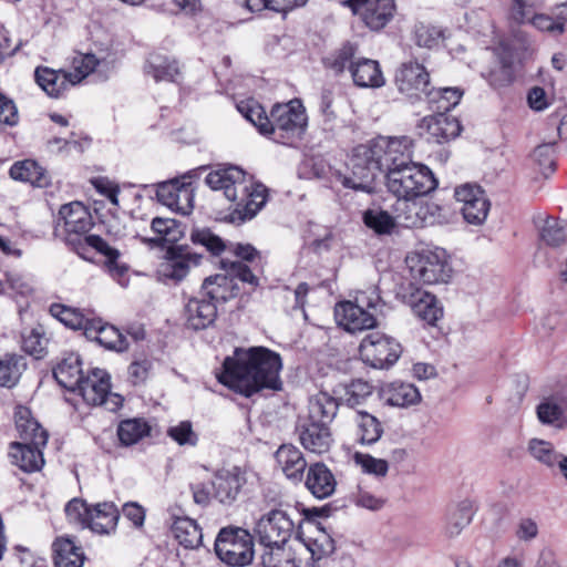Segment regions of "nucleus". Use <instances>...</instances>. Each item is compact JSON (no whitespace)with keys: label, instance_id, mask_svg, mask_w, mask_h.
<instances>
[{"label":"nucleus","instance_id":"nucleus-26","mask_svg":"<svg viewBox=\"0 0 567 567\" xmlns=\"http://www.w3.org/2000/svg\"><path fill=\"white\" fill-rule=\"evenodd\" d=\"M305 485L316 498L324 499L334 493L337 481L326 464L317 462L309 465Z\"/></svg>","mask_w":567,"mask_h":567},{"label":"nucleus","instance_id":"nucleus-48","mask_svg":"<svg viewBox=\"0 0 567 567\" xmlns=\"http://www.w3.org/2000/svg\"><path fill=\"white\" fill-rule=\"evenodd\" d=\"M540 239L544 244L558 247L567 240V224L553 218L547 217L540 227Z\"/></svg>","mask_w":567,"mask_h":567},{"label":"nucleus","instance_id":"nucleus-11","mask_svg":"<svg viewBox=\"0 0 567 567\" xmlns=\"http://www.w3.org/2000/svg\"><path fill=\"white\" fill-rule=\"evenodd\" d=\"M295 524L288 513L282 509H271L261 515L256 522L254 534L264 548L288 544Z\"/></svg>","mask_w":567,"mask_h":567},{"label":"nucleus","instance_id":"nucleus-3","mask_svg":"<svg viewBox=\"0 0 567 567\" xmlns=\"http://www.w3.org/2000/svg\"><path fill=\"white\" fill-rule=\"evenodd\" d=\"M205 183L213 190L224 193L240 220L255 217L267 202V188L254 182L238 166L218 167L206 175Z\"/></svg>","mask_w":567,"mask_h":567},{"label":"nucleus","instance_id":"nucleus-61","mask_svg":"<svg viewBox=\"0 0 567 567\" xmlns=\"http://www.w3.org/2000/svg\"><path fill=\"white\" fill-rule=\"evenodd\" d=\"M91 508L84 501L73 498L66 504L65 514L70 523L84 528L89 525Z\"/></svg>","mask_w":567,"mask_h":567},{"label":"nucleus","instance_id":"nucleus-56","mask_svg":"<svg viewBox=\"0 0 567 567\" xmlns=\"http://www.w3.org/2000/svg\"><path fill=\"white\" fill-rule=\"evenodd\" d=\"M190 240L195 245L205 247L213 255H220L227 249V244L209 229H194L190 233Z\"/></svg>","mask_w":567,"mask_h":567},{"label":"nucleus","instance_id":"nucleus-18","mask_svg":"<svg viewBox=\"0 0 567 567\" xmlns=\"http://www.w3.org/2000/svg\"><path fill=\"white\" fill-rule=\"evenodd\" d=\"M158 202L172 210L187 215L194 205V188L189 182L171 181L162 183L156 189Z\"/></svg>","mask_w":567,"mask_h":567},{"label":"nucleus","instance_id":"nucleus-50","mask_svg":"<svg viewBox=\"0 0 567 567\" xmlns=\"http://www.w3.org/2000/svg\"><path fill=\"white\" fill-rule=\"evenodd\" d=\"M528 452L534 460L547 467L555 466L560 456L550 442L539 439H532L528 442Z\"/></svg>","mask_w":567,"mask_h":567},{"label":"nucleus","instance_id":"nucleus-53","mask_svg":"<svg viewBox=\"0 0 567 567\" xmlns=\"http://www.w3.org/2000/svg\"><path fill=\"white\" fill-rule=\"evenodd\" d=\"M537 416L543 424L564 427L567 425V416L563 408L555 401L546 400L538 404Z\"/></svg>","mask_w":567,"mask_h":567},{"label":"nucleus","instance_id":"nucleus-59","mask_svg":"<svg viewBox=\"0 0 567 567\" xmlns=\"http://www.w3.org/2000/svg\"><path fill=\"white\" fill-rule=\"evenodd\" d=\"M99 61L94 54H80L73 59V71L68 72L73 84L76 85L83 79H85L90 73H92Z\"/></svg>","mask_w":567,"mask_h":567},{"label":"nucleus","instance_id":"nucleus-46","mask_svg":"<svg viewBox=\"0 0 567 567\" xmlns=\"http://www.w3.org/2000/svg\"><path fill=\"white\" fill-rule=\"evenodd\" d=\"M173 533L185 548H196L202 544L203 534L199 525L192 518H177L173 524Z\"/></svg>","mask_w":567,"mask_h":567},{"label":"nucleus","instance_id":"nucleus-23","mask_svg":"<svg viewBox=\"0 0 567 567\" xmlns=\"http://www.w3.org/2000/svg\"><path fill=\"white\" fill-rule=\"evenodd\" d=\"M186 324L193 330L206 329L217 317V306L208 298L198 296L190 298L184 309Z\"/></svg>","mask_w":567,"mask_h":567},{"label":"nucleus","instance_id":"nucleus-39","mask_svg":"<svg viewBox=\"0 0 567 567\" xmlns=\"http://www.w3.org/2000/svg\"><path fill=\"white\" fill-rule=\"evenodd\" d=\"M9 174L16 181L28 182L37 187H47L50 185L48 172L32 159L14 163Z\"/></svg>","mask_w":567,"mask_h":567},{"label":"nucleus","instance_id":"nucleus-35","mask_svg":"<svg viewBox=\"0 0 567 567\" xmlns=\"http://www.w3.org/2000/svg\"><path fill=\"white\" fill-rule=\"evenodd\" d=\"M339 410L337 398L326 391H320L309 400L306 419L330 425Z\"/></svg>","mask_w":567,"mask_h":567},{"label":"nucleus","instance_id":"nucleus-55","mask_svg":"<svg viewBox=\"0 0 567 567\" xmlns=\"http://www.w3.org/2000/svg\"><path fill=\"white\" fill-rule=\"evenodd\" d=\"M364 224L378 234H389L396 226L394 215L381 209H370L364 213Z\"/></svg>","mask_w":567,"mask_h":567},{"label":"nucleus","instance_id":"nucleus-16","mask_svg":"<svg viewBox=\"0 0 567 567\" xmlns=\"http://www.w3.org/2000/svg\"><path fill=\"white\" fill-rule=\"evenodd\" d=\"M296 432L301 445L315 454L327 453L333 442L330 426L322 422H316L306 417H300Z\"/></svg>","mask_w":567,"mask_h":567},{"label":"nucleus","instance_id":"nucleus-32","mask_svg":"<svg viewBox=\"0 0 567 567\" xmlns=\"http://www.w3.org/2000/svg\"><path fill=\"white\" fill-rule=\"evenodd\" d=\"M59 216L63 228L69 234H83L90 229V213L80 202L63 205L59 210Z\"/></svg>","mask_w":567,"mask_h":567},{"label":"nucleus","instance_id":"nucleus-5","mask_svg":"<svg viewBox=\"0 0 567 567\" xmlns=\"http://www.w3.org/2000/svg\"><path fill=\"white\" fill-rule=\"evenodd\" d=\"M221 268L225 274L207 277L200 288V295L215 302V305L219 301L225 302L238 295L239 288L235 279L248 284L252 288L259 286L258 277L246 264L223 259Z\"/></svg>","mask_w":567,"mask_h":567},{"label":"nucleus","instance_id":"nucleus-63","mask_svg":"<svg viewBox=\"0 0 567 567\" xmlns=\"http://www.w3.org/2000/svg\"><path fill=\"white\" fill-rule=\"evenodd\" d=\"M151 226L153 231L159 235V240L174 243L179 238L181 231L175 219L156 217L152 220Z\"/></svg>","mask_w":567,"mask_h":567},{"label":"nucleus","instance_id":"nucleus-10","mask_svg":"<svg viewBox=\"0 0 567 567\" xmlns=\"http://www.w3.org/2000/svg\"><path fill=\"white\" fill-rule=\"evenodd\" d=\"M74 392H78L89 405H104L106 410L113 412L123 403L118 394L111 392L110 375L102 369H93L83 377Z\"/></svg>","mask_w":567,"mask_h":567},{"label":"nucleus","instance_id":"nucleus-14","mask_svg":"<svg viewBox=\"0 0 567 567\" xmlns=\"http://www.w3.org/2000/svg\"><path fill=\"white\" fill-rule=\"evenodd\" d=\"M454 196L462 204L461 212L468 224H483L489 212V200L485 192L474 184H463L455 188Z\"/></svg>","mask_w":567,"mask_h":567},{"label":"nucleus","instance_id":"nucleus-1","mask_svg":"<svg viewBox=\"0 0 567 567\" xmlns=\"http://www.w3.org/2000/svg\"><path fill=\"white\" fill-rule=\"evenodd\" d=\"M413 140L408 136H380L369 144L353 148L349 161L350 174L334 171L331 182L344 188L371 193L373 182L381 172L400 169L413 163Z\"/></svg>","mask_w":567,"mask_h":567},{"label":"nucleus","instance_id":"nucleus-36","mask_svg":"<svg viewBox=\"0 0 567 567\" xmlns=\"http://www.w3.org/2000/svg\"><path fill=\"white\" fill-rule=\"evenodd\" d=\"M144 72L156 82H174L181 73L178 62L174 58L162 53L150 54Z\"/></svg>","mask_w":567,"mask_h":567},{"label":"nucleus","instance_id":"nucleus-45","mask_svg":"<svg viewBox=\"0 0 567 567\" xmlns=\"http://www.w3.org/2000/svg\"><path fill=\"white\" fill-rule=\"evenodd\" d=\"M85 241L87 246L96 249L99 252L105 256V266L113 278H121L126 274L127 267L117 261L120 257V251L117 249L112 248L103 238L97 235L86 236Z\"/></svg>","mask_w":567,"mask_h":567},{"label":"nucleus","instance_id":"nucleus-47","mask_svg":"<svg viewBox=\"0 0 567 567\" xmlns=\"http://www.w3.org/2000/svg\"><path fill=\"white\" fill-rule=\"evenodd\" d=\"M151 432V426L144 419H127L117 426V436L125 446L138 443Z\"/></svg>","mask_w":567,"mask_h":567},{"label":"nucleus","instance_id":"nucleus-25","mask_svg":"<svg viewBox=\"0 0 567 567\" xmlns=\"http://www.w3.org/2000/svg\"><path fill=\"white\" fill-rule=\"evenodd\" d=\"M405 302L413 313L430 326H434L443 317V308L436 297L422 289H415L405 297Z\"/></svg>","mask_w":567,"mask_h":567},{"label":"nucleus","instance_id":"nucleus-2","mask_svg":"<svg viewBox=\"0 0 567 567\" xmlns=\"http://www.w3.org/2000/svg\"><path fill=\"white\" fill-rule=\"evenodd\" d=\"M281 358L264 347L236 349L223 364L219 381L229 389L249 398L261 390L280 391Z\"/></svg>","mask_w":567,"mask_h":567},{"label":"nucleus","instance_id":"nucleus-8","mask_svg":"<svg viewBox=\"0 0 567 567\" xmlns=\"http://www.w3.org/2000/svg\"><path fill=\"white\" fill-rule=\"evenodd\" d=\"M408 265L412 279L422 285L447 284L452 278L453 269L443 248L423 250L408 258Z\"/></svg>","mask_w":567,"mask_h":567},{"label":"nucleus","instance_id":"nucleus-43","mask_svg":"<svg viewBox=\"0 0 567 567\" xmlns=\"http://www.w3.org/2000/svg\"><path fill=\"white\" fill-rule=\"evenodd\" d=\"M260 558L264 567H300L301 564L289 543L264 548Z\"/></svg>","mask_w":567,"mask_h":567},{"label":"nucleus","instance_id":"nucleus-24","mask_svg":"<svg viewBox=\"0 0 567 567\" xmlns=\"http://www.w3.org/2000/svg\"><path fill=\"white\" fill-rule=\"evenodd\" d=\"M278 468L285 477L293 483H301L308 463L302 452L292 444H282L275 453Z\"/></svg>","mask_w":567,"mask_h":567},{"label":"nucleus","instance_id":"nucleus-34","mask_svg":"<svg viewBox=\"0 0 567 567\" xmlns=\"http://www.w3.org/2000/svg\"><path fill=\"white\" fill-rule=\"evenodd\" d=\"M53 561L55 567H83L84 555L70 536H60L53 544Z\"/></svg>","mask_w":567,"mask_h":567},{"label":"nucleus","instance_id":"nucleus-22","mask_svg":"<svg viewBox=\"0 0 567 567\" xmlns=\"http://www.w3.org/2000/svg\"><path fill=\"white\" fill-rule=\"evenodd\" d=\"M392 208L396 226L421 228L431 223L430 206L416 202V198H396Z\"/></svg>","mask_w":567,"mask_h":567},{"label":"nucleus","instance_id":"nucleus-20","mask_svg":"<svg viewBox=\"0 0 567 567\" xmlns=\"http://www.w3.org/2000/svg\"><path fill=\"white\" fill-rule=\"evenodd\" d=\"M417 128L421 135H426L427 140L437 144L455 138L461 132L457 118L437 113L423 117Z\"/></svg>","mask_w":567,"mask_h":567},{"label":"nucleus","instance_id":"nucleus-54","mask_svg":"<svg viewBox=\"0 0 567 567\" xmlns=\"http://www.w3.org/2000/svg\"><path fill=\"white\" fill-rule=\"evenodd\" d=\"M21 360L22 358L16 354H6L3 358H0L1 386L10 388L17 383L21 375Z\"/></svg>","mask_w":567,"mask_h":567},{"label":"nucleus","instance_id":"nucleus-15","mask_svg":"<svg viewBox=\"0 0 567 567\" xmlns=\"http://www.w3.org/2000/svg\"><path fill=\"white\" fill-rule=\"evenodd\" d=\"M200 261L202 255L193 252L187 246L169 247L161 264L159 272L165 278L179 281L188 275L190 268L198 266Z\"/></svg>","mask_w":567,"mask_h":567},{"label":"nucleus","instance_id":"nucleus-38","mask_svg":"<svg viewBox=\"0 0 567 567\" xmlns=\"http://www.w3.org/2000/svg\"><path fill=\"white\" fill-rule=\"evenodd\" d=\"M87 527L97 534H109L116 528L120 513L113 503L97 504L91 508Z\"/></svg>","mask_w":567,"mask_h":567},{"label":"nucleus","instance_id":"nucleus-41","mask_svg":"<svg viewBox=\"0 0 567 567\" xmlns=\"http://www.w3.org/2000/svg\"><path fill=\"white\" fill-rule=\"evenodd\" d=\"M50 313L65 327L73 330H83L85 336L86 328L92 324L94 319L89 312H84L78 308L68 307L61 303L51 305Z\"/></svg>","mask_w":567,"mask_h":567},{"label":"nucleus","instance_id":"nucleus-29","mask_svg":"<svg viewBox=\"0 0 567 567\" xmlns=\"http://www.w3.org/2000/svg\"><path fill=\"white\" fill-rule=\"evenodd\" d=\"M16 426L21 442L31 443L38 446H45L48 433L31 415L25 406H18L14 413Z\"/></svg>","mask_w":567,"mask_h":567},{"label":"nucleus","instance_id":"nucleus-12","mask_svg":"<svg viewBox=\"0 0 567 567\" xmlns=\"http://www.w3.org/2000/svg\"><path fill=\"white\" fill-rule=\"evenodd\" d=\"M342 4L371 31H380L393 19L395 12L394 0H344Z\"/></svg>","mask_w":567,"mask_h":567},{"label":"nucleus","instance_id":"nucleus-33","mask_svg":"<svg viewBox=\"0 0 567 567\" xmlns=\"http://www.w3.org/2000/svg\"><path fill=\"white\" fill-rule=\"evenodd\" d=\"M382 395L389 405L399 408L416 405L422 400L421 393L414 384L400 381L386 384L382 389Z\"/></svg>","mask_w":567,"mask_h":567},{"label":"nucleus","instance_id":"nucleus-64","mask_svg":"<svg viewBox=\"0 0 567 567\" xmlns=\"http://www.w3.org/2000/svg\"><path fill=\"white\" fill-rule=\"evenodd\" d=\"M167 435L179 445L195 446L198 441V436L188 421H182L177 425L171 426L167 430Z\"/></svg>","mask_w":567,"mask_h":567},{"label":"nucleus","instance_id":"nucleus-37","mask_svg":"<svg viewBox=\"0 0 567 567\" xmlns=\"http://www.w3.org/2000/svg\"><path fill=\"white\" fill-rule=\"evenodd\" d=\"M81 363L79 354H66L53 370L58 383L69 391H75L76 385L83 378Z\"/></svg>","mask_w":567,"mask_h":567},{"label":"nucleus","instance_id":"nucleus-17","mask_svg":"<svg viewBox=\"0 0 567 567\" xmlns=\"http://www.w3.org/2000/svg\"><path fill=\"white\" fill-rule=\"evenodd\" d=\"M245 484V473L239 467L221 468L212 478V495L218 503L231 505Z\"/></svg>","mask_w":567,"mask_h":567},{"label":"nucleus","instance_id":"nucleus-51","mask_svg":"<svg viewBox=\"0 0 567 567\" xmlns=\"http://www.w3.org/2000/svg\"><path fill=\"white\" fill-rule=\"evenodd\" d=\"M358 48L352 43L343 44L339 50L324 59L327 68L331 69L336 74L342 73L346 69L349 70L351 62H355Z\"/></svg>","mask_w":567,"mask_h":567},{"label":"nucleus","instance_id":"nucleus-30","mask_svg":"<svg viewBox=\"0 0 567 567\" xmlns=\"http://www.w3.org/2000/svg\"><path fill=\"white\" fill-rule=\"evenodd\" d=\"M42 447L25 442L12 443L10 452L12 463L25 473L40 471L44 465Z\"/></svg>","mask_w":567,"mask_h":567},{"label":"nucleus","instance_id":"nucleus-58","mask_svg":"<svg viewBox=\"0 0 567 567\" xmlns=\"http://www.w3.org/2000/svg\"><path fill=\"white\" fill-rule=\"evenodd\" d=\"M372 394V386L363 380H354L344 386V395L341 398L347 405L353 408L361 404Z\"/></svg>","mask_w":567,"mask_h":567},{"label":"nucleus","instance_id":"nucleus-31","mask_svg":"<svg viewBox=\"0 0 567 567\" xmlns=\"http://www.w3.org/2000/svg\"><path fill=\"white\" fill-rule=\"evenodd\" d=\"M86 338L96 340L101 346L110 350L124 351L128 347L126 338L117 328L104 324L94 318L92 324L86 328Z\"/></svg>","mask_w":567,"mask_h":567},{"label":"nucleus","instance_id":"nucleus-42","mask_svg":"<svg viewBox=\"0 0 567 567\" xmlns=\"http://www.w3.org/2000/svg\"><path fill=\"white\" fill-rule=\"evenodd\" d=\"M463 91L458 87H430L425 95L429 107L437 114H445L461 101Z\"/></svg>","mask_w":567,"mask_h":567},{"label":"nucleus","instance_id":"nucleus-21","mask_svg":"<svg viewBox=\"0 0 567 567\" xmlns=\"http://www.w3.org/2000/svg\"><path fill=\"white\" fill-rule=\"evenodd\" d=\"M336 318L347 331L357 332L374 328L377 319L372 312L357 301H343L336 306Z\"/></svg>","mask_w":567,"mask_h":567},{"label":"nucleus","instance_id":"nucleus-13","mask_svg":"<svg viewBox=\"0 0 567 567\" xmlns=\"http://www.w3.org/2000/svg\"><path fill=\"white\" fill-rule=\"evenodd\" d=\"M395 85L412 102L425 97L431 87L430 73L424 65L410 61L401 64L395 73Z\"/></svg>","mask_w":567,"mask_h":567},{"label":"nucleus","instance_id":"nucleus-62","mask_svg":"<svg viewBox=\"0 0 567 567\" xmlns=\"http://www.w3.org/2000/svg\"><path fill=\"white\" fill-rule=\"evenodd\" d=\"M238 111L254 124L261 134V126L268 127L269 116L266 114L264 107L257 102H247L238 105Z\"/></svg>","mask_w":567,"mask_h":567},{"label":"nucleus","instance_id":"nucleus-49","mask_svg":"<svg viewBox=\"0 0 567 567\" xmlns=\"http://www.w3.org/2000/svg\"><path fill=\"white\" fill-rule=\"evenodd\" d=\"M567 20L560 18V8L556 6V16L551 17L546 13H537L529 23L539 32L548 33L553 37L561 35L565 32Z\"/></svg>","mask_w":567,"mask_h":567},{"label":"nucleus","instance_id":"nucleus-52","mask_svg":"<svg viewBox=\"0 0 567 567\" xmlns=\"http://www.w3.org/2000/svg\"><path fill=\"white\" fill-rule=\"evenodd\" d=\"M352 460L364 474L373 475L375 477H385L389 472L388 461L377 458L368 453L355 452L352 455Z\"/></svg>","mask_w":567,"mask_h":567},{"label":"nucleus","instance_id":"nucleus-44","mask_svg":"<svg viewBox=\"0 0 567 567\" xmlns=\"http://www.w3.org/2000/svg\"><path fill=\"white\" fill-rule=\"evenodd\" d=\"M354 422L357 425V440L361 444L370 445L381 439L383 426L374 415L364 411H357Z\"/></svg>","mask_w":567,"mask_h":567},{"label":"nucleus","instance_id":"nucleus-40","mask_svg":"<svg viewBox=\"0 0 567 567\" xmlns=\"http://www.w3.org/2000/svg\"><path fill=\"white\" fill-rule=\"evenodd\" d=\"M496 55L499 61V69L491 71L489 83L495 87H502L509 84L514 79L516 54L509 45L501 43L496 49Z\"/></svg>","mask_w":567,"mask_h":567},{"label":"nucleus","instance_id":"nucleus-7","mask_svg":"<svg viewBox=\"0 0 567 567\" xmlns=\"http://www.w3.org/2000/svg\"><path fill=\"white\" fill-rule=\"evenodd\" d=\"M215 553L228 566H248L255 555L254 537L244 528L225 527L220 529L215 540Z\"/></svg>","mask_w":567,"mask_h":567},{"label":"nucleus","instance_id":"nucleus-28","mask_svg":"<svg viewBox=\"0 0 567 567\" xmlns=\"http://www.w3.org/2000/svg\"><path fill=\"white\" fill-rule=\"evenodd\" d=\"M38 85L51 97H60L73 86V82L66 71L53 70L48 66H38L34 71Z\"/></svg>","mask_w":567,"mask_h":567},{"label":"nucleus","instance_id":"nucleus-4","mask_svg":"<svg viewBox=\"0 0 567 567\" xmlns=\"http://www.w3.org/2000/svg\"><path fill=\"white\" fill-rule=\"evenodd\" d=\"M307 124L306 110L300 100L295 99L271 109L268 127L261 126V134L276 143L293 146L301 141Z\"/></svg>","mask_w":567,"mask_h":567},{"label":"nucleus","instance_id":"nucleus-19","mask_svg":"<svg viewBox=\"0 0 567 567\" xmlns=\"http://www.w3.org/2000/svg\"><path fill=\"white\" fill-rule=\"evenodd\" d=\"M476 511V503L471 498H463L449 505L444 514L443 534L447 538L460 536L471 525Z\"/></svg>","mask_w":567,"mask_h":567},{"label":"nucleus","instance_id":"nucleus-27","mask_svg":"<svg viewBox=\"0 0 567 567\" xmlns=\"http://www.w3.org/2000/svg\"><path fill=\"white\" fill-rule=\"evenodd\" d=\"M353 83L359 87L377 89L385 84V79L377 60L359 58L349 65Z\"/></svg>","mask_w":567,"mask_h":567},{"label":"nucleus","instance_id":"nucleus-9","mask_svg":"<svg viewBox=\"0 0 567 567\" xmlns=\"http://www.w3.org/2000/svg\"><path fill=\"white\" fill-rule=\"evenodd\" d=\"M359 353L362 361L374 369H389L401 357L402 347L392 337L372 331L361 341Z\"/></svg>","mask_w":567,"mask_h":567},{"label":"nucleus","instance_id":"nucleus-57","mask_svg":"<svg viewBox=\"0 0 567 567\" xmlns=\"http://www.w3.org/2000/svg\"><path fill=\"white\" fill-rule=\"evenodd\" d=\"M308 548L312 554L313 560L307 567H319L316 560L332 554L334 551V543L330 535L322 530L317 537L309 540Z\"/></svg>","mask_w":567,"mask_h":567},{"label":"nucleus","instance_id":"nucleus-60","mask_svg":"<svg viewBox=\"0 0 567 567\" xmlns=\"http://www.w3.org/2000/svg\"><path fill=\"white\" fill-rule=\"evenodd\" d=\"M443 40V31L434 25L419 24L415 28V41L419 47L433 49Z\"/></svg>","mask_w":567,"mask_h":567},{"label":"nucleus","instance_id":"nucleus-6","mask_svg":"<svg viewBox=\"0 0 567 567\" xmlns=\"http://www.w3.org/2000/svg\"><path fill=\"white\" fill-rule=\"evenodd\" d=\"M385 185L394 197L409 199L430 194L439 183L427 166L413 162L400 169H390Z\"/></svg>","mask_w":567,"mask_h":567}]
</instances>
